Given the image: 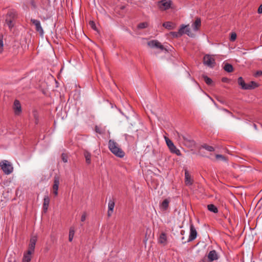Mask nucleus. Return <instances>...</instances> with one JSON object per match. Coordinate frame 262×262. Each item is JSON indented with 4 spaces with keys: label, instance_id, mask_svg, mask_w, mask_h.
<instances>
[{
    "label": "nucleus",
    "instance_id": "1",
    "mask_svg": "<svg viewBox=\"0 0 262 262\" xmlns=\"http://www.w3.org/2000/svg\"><path fill=\"white\" fill-rule=\"evenodd\" d=\"M37 237L36 235L32 236L30 239V243L28 246V250L25 253L23 258V262H30L32 256L31 254L34 253Z\"/></svg>",
    "mask_w": 262,
    "mask_h": 262
},
{
    "label": "nucleus",
    "instance_id": "2",
    "mask_svg": "<svg viewBox=\"0 0 262 262\" xmlns=\"http://www.w3.org/2000/svg\"><path fill=\"white\" fill-rule=\"evenodd\" d=\"M108 147L110 150L116 157L120 158L124 157L125 152L114 140L110 139L108 141Z\"/></svg>",
    "mask_w": 262,
    "mask_h": 262
},
{
    "label": "nucleus",
    "instance_id": "3",
    "mask_svg": "<svg viewBox=\"0 0 262 262\" xmlns=\"http://www.w3.org/2000/svg\"><path fill=\"white\" fill-rule=\"evenodd\" d=\"M17 13L16 11L14 9L10 10L6 16L5 21L8 26L10 29H11L14 27V21L16 18Z\"/></svg>",
    "mask_w": 262,
    "mask_h": 262
},
{
    "label": "nucleus",
    "instance_id": "4",
    "mask_svg": "<svg viewBox=\"0 0 262 262\" xmlns=\"http://www.w3.org/2000/svg\"><path fill=\"white\" fill-rule=\"evenodd\" d=\"M238 84L244 90H251L258 86V84L254 81H251L249 83H246L242 77L238 78Z\"/></svg>",
    "mask_w": 262,
    "mask_h": 262
},
{
    "label": "nucleus",
    "instance_id": "5",
    "mask_svg": "<svg viewBox=\"0 0 262 262\" xmlns=\"http://www.w3.org/2000/svg\"><path fill=\"white\" fill-rule=\"evenodd\" d=\"M0 166L6 174H9L13 172V167L12 164L7 160L2 161L0 163Z\"/></svg>",
    "mask_w": 262,
    "mask_h": 262
},
{
    "label": "nucleus",
    "instance_id": "6",
    "mask_svg": "<svg viewBox=\"0 0 262 262\" xmlns=\"http://www.w3.org/2000/svg\"><path fill=\"white\" fill-rule=\"evenodd\" d=\"M177 134L180 140H183L184 143L185 145L188 147H193L195 146V141L191 139L189 137H186L183 135L180 134L178 132H177Z\"/></svg>",
    "mask_w": 262,
    "mask_h": 262
},
{
    "label": "nucleus",
    "instance_id": "7",
    "mask_svg": "<svg viewBox=\"0 0 262 262\" xmlns=\"http://www.w3.org/2000/svg\"><path fill=\"white\" fill-rule=\"evenodd\" d=\"M203 63L209 68H213L215 65V59L210 55H205L203 58Z\"/></svg>",
    "mask_w": 262,
    "mask_h": 262
},
{
    "label": "nucleus",
    "instance_id": "8",
    "mask_svg": "<svg viewBox=\"0 0 262 262\" xmlns=\"http://www.w3.org/2000/svg\"><path fill=\"white\" fill-rule=\"evenodd\" d=\"M172 4L171 0H161L158 2V6L161 10H166L169 9Z\"/></svg>",
    "mask_w": 262,
    "mask_h": 262
},
{
    "label": "nucleus",
    "instance_id": "9",
    "mask_svg": "<svg viewBox=\"0 0 262 262\" xmlns=\"http://www.w3.org/2000/svg\"><path fill=\"white\" fill-rule=\"evenodd\" d=\"M31 22L35 26V30L40 35L43 34V30L41 26L40 21L35 19H31Z\"/></svg>",
    "mask_w": 262,
    "mask_h": 262
},
{
    "label": "nucleus",
    "instance_id": "10",
    "mask_svg": "<svg viewBox=\"0 0 262 262\" xmlns=\"http://www.w3.org/2000/svg\"><path fill=\"white\" fill-rule=\"evenodd\" d=\"M59 185V178L57 176L54 178V183L52 186L53 193L55 196L58 195V190Z\"/></svg>",
    "mask_w": 262,
    "mask_h": 262
},
{
    "label": "nucleus",
    "instance_id": "11",
    "mask_svg": "<svg viewBox=\"0 0 262 262\" xmlns=\"http://www.w3.org/2000/svg\"><path fill=\"white\" fill-rule=\"evenodd\" d=\"M197 236V231L193 225L191 224L190 225V234L188 242H191L196 238Z\"/></svg>",
    "mask_w": 262,
    "mask_h": 262
},
{
    "label": "nucleus",
    "instance_id": "12",
    "mask_svg": "<svg viewBox=\"0 0 262 262\" xmlns=\"http://www.w3.org/2000/svg\"><path fill=\"white\" fill-rule=\"evenodd\" d=\"M13 108L16 115H19L21 112V106L19 100H15L13 103Z\"/></svg>",
    "mask_w": 262,
    "mask_h": 262
},
{
    "label": "nucleus",
    "instance_id": "13",
    "mask_svg": "<svg viewBox=\"0 0 262 262\" xmlns=\"http://www.w3.org/2000/svg\"><path fill=\"white\" fill-rule=\"evenodd\" d=\"M148 45L150 48H159L161 50L164 49V46L161 44L160 42L156 40H152L148 42Z\"/></svg>",
    "mask_w": 262,
    "mask_h": 262
},
{
    "label": "nucleus",
    "instance_id": "14",
    "mask_svg": "<svg viewBox=\"0 0 262 262\" xmlns=\"http://www.w3.org/2000/svg\"><path fill=\"white\" fill-rule=\"evenodd\" d=\"M185 183L188 186L192 185L193 183V180L187 169L185 170Z\"/></svg>",
    "mask_w": 262,
    "mask_h": 262
},
{
    "label": "nucleus",
    "instance_id": "15",
    "mask_svg": "<svg viewBox=\"0 0 262 262\" xmlns=\"http://www.w3.org/2000/svg\"><path fill=\"white\" fill-rule=\"evenodd\" d=\"M115 207V201L114 199L110 200L108 204V211H107V216L110 217L112 216V213L114 211V208Z\"/></svg>",
    "mask_w": 262,
    "mask_h": 262
},
{
    "label": "nucleus",
    "instance_id": "16",
    "mask_svg": "<svg viewBox=\"0 0 262 262\" xmlns=\"http://www.w3.org/2000/svg\"><path fill=\"white\" fill-rule=\"evenodd\" d=\"M208 258L210 262L217 260L219 258V256L216 251L214 250L210 251L208 253Z\"/></svg>",
    "mask_w": 262,
    "mask_h": 262
},
{
    "label": "nucleus",
    "instance_id": "17",
    "mask_svg": "<svg viewBox=\"0 0 262 262\" xmlns=\"http://www.w3.org/2000/svg\"><path fill=\"white\" fill-rule=\"evenodd\" d=\"M201 26V20L200 18L197 17L195 21L192 24V27L194 31H198Z\"/></svg>",
    "mask_w": 262,
    "mask_h": 262
},
{
    "label": "nucleus",
    "instance_id": "18",
    "mask_svg": "<svg viewBox=\"0 0 262 262\" xmlns=\"http://www.w3.org/2000/svg\"><path fill=\"white\" fill-rule=\"evenodd\" d=\"M158 242L159 243L163 244L164 245L167 244V236L165 233L163 232L160 234Z\"/></svg>",
    "mask_w": 262,
    "mask_h": 262
},
{
    "label": "nucleus",
    "instance_id": "19",
    "mask_svg": "<svg viewBox=\"0 0 262 262\" xmlns=\"http://www.w3.org/2000/svg\"><path fill=\"white\" fill-rule=\"evenodd\" d=\"M50 203V198L48 196H45L43 199V209L45 212L48 210Z\"/></svg>",
    "mask_w": 262,
    "mask_h": 262
},
{
    "label": "nucleus",
    "instance_id": "20",
    "mask_svg": "<svg viewBox=\"0 0 262 262\" xmlns=\"http://www.w3.org/2000/svg\"><path fill=\"white\" fill-rule=\"evenodd\" d=\"M163 26L168 30H173L175 28V25L172 22L166 21L163 24Z\"/></svg>",
    "mask_w": 262,
    "mask_h": 262
},
{
    "label": "nucleus",
    "instance_id": "21",
    "mask_svg": "<svg viewBox=\"0 0 262 262\" xmlns=\"http://www.w3.org/2000/svg\"><path fill=\"white\" fill-rule=\"evenodd\" d=\"M84 156L85 158V161L87 164H90L91 163V154L87 150H84L83 153Z\"/></svg>",
    "mask_w": 262,
    "mask_h": 262
},
{
    "label": "nucleus",
    "instance_id": "22",
    "mask_svg": "<svg viewBox=\"0 0 262 262\" xmlns=\"http://www.w3.org/2000/svg\"><path fill=\"white\" fill-rule=\"evenodd\" d=\"M171 152L176 154L177 156H180L181 155L179 149H178L176 146L173 144L172 146L169 148Z\"/></svg>",
    "mask_w": 262,
    "mask_h": 262
},
{
    "label": "nucleus",
    "instance_id": "23",
    "mask_svg": "<svg viewBox=\"0 0 262 262\" xmlns=\"http://www.w3.org/2000/svg\"><path fill=\"white\" fill-rule=\"evenodd\" d=\"M169 200L168 199H165L161 204V207L162 209L165 211L167 209L169 206Z\"/></svg>",
    "mask_w": 262,
    "mask_h": 262
},
{
    "label": "nucleus",
    "instance_id": "24",
    "mask_svg": "<svg viewBox=\"0 0 262 262\" xmlns=\"http://www.w3.org/2000/svg\"><path fill=\"white\" fill-rule=\"evenodd\" d=\"M208 209L213 213H216L218 212L217 208L213 204H209L207 205Z\"/></svg>",
    "mask_w": 262,
    "mask_h": 262
},
{
    "label": "nucleus",
    "instance_id": "25",
    "mask_svg": "<svg viewBox=\"0 0 262 262\" xmlns=\"http://www.w3.org/2000/svg\"><path fill=\"white\" fill-rule=\"evenodd\" d=\"M201 148H204L209 151H214V148L213 147L208 145L207 144H203V145H202L200 147V150L201 149Z\"/></svg>",
    "mask_w": 262,
    "mask_h": 262
},
{
    "label": "nucleus",
    "instance_id": "26",
    "mask_svg": "<svg viewBox=\"0 0 262 262\" xmlns=\"http://www.w3.org/2000/svg\"><path fill=\"white\" fill-rule=\"evenodd\" d=\"M224 69L227 72H231L233 70V66L230 63H226L224 66Z\"/></svg>",
    "mask_w": 262,
    "mask_h": 262
},
{
    "label": "nucleus",
    "instance_id": "27",
    "mask_svg": "<svg viewBox=\"0 0 262 262\" xmlns=\"http://www.w3.org/2000/svg\"><path fill=\"white\" fill-rule=\"evenodd\" d=\"M203 78L205 81V82H206V83L208 85H212V84H213V81L212 80V79L208 77V76H206V75H203Z\"/></svg>",
    "mask_w": 262,
    "mask_h": 262
},
{
    "label": "nucleus",
    "instance_id": "28",
    "mask_svg": "<svg viewBox=\"0 0 262 262\" xmlns=\"http://www.w3.org/2000/svg\"><path fill=\"white\" fill-rule=\"evenodd\" d=\"M75 230L73 227H71L69 231V240L70 242H72L74 235Z\"/></svg>",
    "mask_w": 262,
    "mask_h": 262
},
{
    "label": "nucleus",
    "instance_id": "29",
    "mask_svg": "<svg viewBox=\"0 0 262 262\" xmlns=\"http://www.w3.org/2000/svg\"><path fill=\"white\" fill-rule=\"evenodd\" d=\"M95 130L96 133L99 134H103L105 132V129L102 128L101 126L96 125L95 127Z\"/></svg>",
    "mask_w": 262,
    "mask_h": 262
},
{
    "label": "nucleus",
    "instance_id": "30",
    "mask_svg": "<svg viewBox=\"0 0 262 262\" xmlns=\"http://www.w3.org/2000/svg\"><path fill=\"white\" fill-rule=\"evenodd\" d=\"M186 27V26H185V25H181L180 28L179 29V30L178 31V33L180 34L181 36L183 34H185V29Z\"/></svg>",
    "mask_w": 262,
    "mask_h": 262
},
{
    "label": "nucleus",
    "instance_id": "31",
    "mask_svg": "<svg viewBox=\"0 0 262 262\" xmlns=\"http://www.w3.org/2000/svg\"><path fill=\"white\" fill-rule=\"evenodd\" d=\"M3 36L0 34V53H2L3 51Z\"/></svg>",
    "mask_w": 262,
    "mask_h": 262
},
{
    "label": "nucleus",
    "instance_id": "32",
    "mask_svg": "<svg viewBox=\"0 0 262 262\" xmlns=\"http://www.w3.org/2000/svg\"><path fill=\"white\" fill-rule=\"evenodd\" d=\"M165 139L166 144H167V146L168 147V148L172 146V145H173V143L172 142V141H171L168 138H167L166 137H165Z\"/></svg>",
    "mask_w": 262,
    "mask_h": 262
},
{
    "label": "nucleus",
    "instance_id": "33",
    "mask_svg": "<svg viewBox=\"0 0 262 262\" xmlns=\"http://www.w3.org/2000/svg\"><path fill=\"white\" fill-rule=\"evenodd\" d=\"M147 26H148V24L146 22H144V23H140L138 25V28L139 29H141L145 28L147 27Z\"/></svg>",
    "mask_w": 262,
    "mask_h": 262
},
{
    "label": "nucleus",
    "instance_id": "34",
    "mask_svg": "<svg viewBox=\"0 0 262 262\" xmlns=\"http://www.w3.org/2000/svg\"><path fill=\"white\" fill-rule=\"evenodd\" d=\"M185 26H186V27L185 28V34H186L187 35L189 36H192L190 29L189 27V25H185Z\"/></svg>",
    "mask_w": 262,
    "mask_h": 262
},
{
    "label": "nucleus",
    "instance_id": "35",
    "mask_svg": "<svg viewBox=\"0 0 262 262\" xmlns=\"http://www.w3.org/2000/svg\"><path fill=\"white\" fill-rule=\"evenodd\" d=\"M237 35L235 32H232L230 35V40L231 41H234L236 39Z\"/></svg>",
    "mask_w": 262,
    "mask_h": 262
},
{
    "label": "nucleus",
    "instance_id": "36",
    "mask_svg": "<svg viewBox=\"0 0 262 262\" xmlns=\"http://www.w3.org/2000/svg\"><path fill=\"white\" fill-rule=\"evenodd\" d=\"M61 159L64 163H67L68 162V156L66 154L62 153L61 154Z\"/></svg>",
    "mask_w": 262,
    "mask_h": 262
},
{
    "label": "nucleus",
    "instance_id": "37",
    "mask_svg": "<svg viewBox=\"0 0 262 262\" xmlns=\"http://www.w3.org/2000/svg\"><path fill=\"white\" fill-rule=\"evenodd\" d=\"M89 25L94 30H97V28L95 25V23L94 21H90L89 22Z\"/></svg>",
    "mask_w": 262,
    "mask_h": 262
},
{
    "label": "nucleus",
    "instance_id": "38",
    "mask_svg": "<svg viewBox=\"0 0 262 262\" xmlns=\"http://www.w3.org/2000/svg\"><path fill=\"white\" fill-rule=\"evenodd\" d=\"M170 33L173 37L177 38L181 36L180 34L178 33V32H171Z\"/></svg>",
    "mask_w": 262,
    "mask_h": 262
},
{
    "label": "nucleus",
    "instance_id": "39",
    "mask_svg": "<svg viewBox=\"0 0 262 262\" xmlns=\"http://www.w3.org/2000/svg\"><path fill=\"white\" fill-rule=\"evenodd\" d=\"M215 157L217 159H221L222 160H226V158L222 155H216Z\"/></svg>",
    "mask_w": 262,
    "mask_h": 262
},
{
    "label": "nucleus",
    "instance_id": "40",
    "mask_svg": "<svg viewBox=\"0 0 262 262\" xmlns=\"http://www.w3.org/2000/svg\"><path fill=\"white\" fill-rule=\"evenodd\" d=\"M86 212H83L81 215V222H84L85 221V219H86Z\"/></svg>",
    "mask_w": 262,
    "mask_h": 262
},
{
    "label": "nucleus",
    "instance_id": "41",
    "mask_svg": "<svg viewBox=\"0 0 262 262\" xmlns=\"http://www.w3.org/2000/svg\"><path fill=\"white\" fill-rule=\"evenodd\" d=\"M261 75H262V71H257V72L255 73V76L256 77H258V76H261Z\"/></svg>",
    "mask_w": 262,
    "mask_h": 262
},
{
    "label": "nucleus",
    "instance_id": "42",
    "mask_svg": "<svg viewBox=\"0 0 262 262\" xmlns=\"http://www.w3.org/2000/svg\"><path fill=\"white\" fill-rule=\"evenodd\" d=\"M257 12L259 14H261L262 13V4L260 5L259 6V7H258V10H257Z\"/></svg>",
    "mask_w": 262,
    "mask_h": 262
},
{
    "label": "nucleus",
    "instance_id": "43",
    "mask_svg": "<svg viewBox=\"0 0 262 262\" xmlns=\"http://www.w3.org/2000/svg\"><path fill=\"white\" fill-rule=\"evenodd\" d=\"M227 80H228V79L227 78H222L223 82H226Z\"/></svg>",
    "mask_w": 262,
    "mask_h": 262
},
{
    "label": "nucleus",
    "instance_id": "44",
    "mask_svg": "<svg viewBox=\"0 0 262 262\" xmlns=\"http://www.w3.org/2000/svg\"><path fill=\"white\" fill-rule=\"evenodd\" d=\"M224 111H225V112H227V113H231V112H230L229 111H228V110H226V109H224Z\"/></svg>",
    "mask_w": 262,
    "mask_h": 262
},
{
    "label": "nucleus",
    "instance_id": "45",
    "mask_svg": "<svg viewBox=\"0 0 262 262\" xmlns=\"http://www.w3.org/2000/svg\"><path fill=\"white\" fill-rule=\"evenodd\" d=\"M254 127H255V128H256V125L255 124H254Z\"/></svg>",
    "mask_w": 262,
    "mask_h": 262
},
{
    "label": "nucleus",
    "instance_id": "46",
    "mask_svg": "<svg viewBox=\"0 0 262 262\" xmlns=\"http://www.w3.org/2000/svg\"><path fill=\"white\" fill-rule=\"evenodd\" d=\"M184 231L183 230H181V234H182V232H184Z\"/></svg>",
    "mask_w": 262,
    "mask_h": 262
},
{
    "label": "nucleus",
    "instance_id": "47",
    "mask_svg": "<svg viewBox=\"0 0 262 262\" xmlns=\"http://www.w3.org/2000/svg\"><path fill=\"white\" fill-rule=\"evenodd\" d=\"M13 262H16L15 260H14Z\"/></svg>",
    "mask_w": 262,
    "mask_h": 262
}]
</instances>
